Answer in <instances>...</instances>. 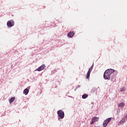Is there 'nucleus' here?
<instances>
[{"mask_svg": "<svg viewBox=\"0 0 127 127\" xmlns=\"http://www.w3.org/2000/svg\"><path fill=\"white\" fill-rule=\"evenodd\" d=\"M115 72V70L113 69H108L106 70L104 73L103 77L105 80H110L111 79V75Z\"/></svg>", "mask_w": 127, "mask_h": 127, "instance_id": "f257e3e1", "label": "nucleus"}, {"mask_svg": "<svg viewBox=\"0 0 127 127\" xmlns=\"http://www.w3.org/2000/svg\"><path fill=\"white\" fill-rule=\"evenodd\" d=\"M57 114L58 115V120H60V119H64V117L65 116V114H64V112L62 110H59L57 112Z\"/></svg>", "mask_w": 127, "mask_h": 127, "instance_id": "f03ea898", "label": "nucleus"}, {"mask_svg": "<svg viewBox=\"0 0 127 127\" xmlns=\"http://www.w3.org/2000/svg\"><path fill=\"white\" fill-rule=\"evenodd\" d=\"M100 118L94 117L92 118L91 121L90 122V125H94L96 122H99Z\"/></svg>", "mask_w": 127, "mask_h": 127, "instance_id": "7ed1b4c3", "label": "nucleus"}, {"mask_svg": "<svg viewBox=\"0 0 127 127\" xmlns=\"http://www.w3.org/2000/svg\"><path fill=\"white\" fill-rule=\"evenodd\" d=\"M111 121H112V118H108L106 120H105L103 122V127H106L107 126H108V124H109V123H110V122H111Z\"/></svg>", "mask_w": 127, "mask_h": 127, "instance_id": "20e7f679", "label": "nucleus"}, {"mask_svg": "<svg viewBox=\"0 0 127 127\" xmlns=\"http://www.w3.org/2000/svg\"><path fill=\"white\" fill-rule=\"evenodd\" d=\"M14 25V21L12 20H10L7 21V26L8 27H12Z\"/></svg>", "mask_w": 127, "mask_h": 127, "instance_id": "39448f33", "label": "nucleus"}, {"mask_svg": "<svg viewBox=\"0 0 127 127\" xmlns=\"http://www.w3.org/2000/svg\"><path fill=\"white\" fill-rule=\"evenodd\" d=\"M93 65H92L91 67L89 69L86 74V79H89V78H90V74H91V72H92V70H93Z\"/></svg>", "mask_w": 127, "mask_h": 127, "instance_id": "423d86ee", "label": "nucleus"}, {"mask_svg": "<svg viewBox=\"0 0 127 127\" xmlns=\"http://www.w3.org/2000/svg\"><path fill=\"white\" fill-rule=\"evenodd\" d=\"M127 114H126L125 115V117H124V118L120 121L119 124L122 125V124H124V123H125V122H127Z\"/></svg>", "mask_w": 127, "mask_h": 127, "instance_id": "0eeeda50", "label": "nucleus"}, {"mask_svg": "<svg viewBox=\"0 0 127 127\" xmlns=\"http://www.w3.org/2000/svg\"><path fill=\"white\" fill-rule=\"evenodd\" d=\"M45 68V65L43 64L41 66H40L38 69L37 71L40 72V71H42V70H44V68Z\"/></svg>", "mask_w": 127, "mask_h": 127, "instance_id": "6e6552de", "label": "nucleus"}, {"mask_svg": "<svg viewBox=\"0 0 127 127\" xmlns=\"http://www.w3.org/2000/svg\"><path fill=\"white\" fill-rule=\"evenodd\" d=\"M67 36L71 38L72 36H74V32H69L67 34Z\"/></svg>", "mask_w": 127, "mask_h": 127, "instance_id": "1a4fd4ad", "label": "nucleus"}, {"mask_svg": "<svg viewBox=\"0 0 127 127\" xmlns=\"http://www.w3.org/2000/svg\"><path fill=\"white\" fill-rule=\"evenodd\" d=\"M29 92V90H28V89L27 88H26L23 91V94L26 95H27V94H28Z\"/></svg>", "mask_w": 127, "mask_h": 127, "instance_id": "9d476101", "label": "nucleus"}, {"mask_svg": "<svg viewBox=\"0 0 127 127\" xmlns=\"http://www.w3.org/2000/svg\"><path fill=\"white\" fill-rule=\"evenodd\" d=\"M14 100H15V97H11V99L9 100L10 104H11V103H12Z\"/></svg>", "mask_w": 127, "mask_h": 127, "instance_id": "9b49d317", "label": "nucleus"}, {"mask_svg": "<svg viewBox=\"0 0 127 127\" xmlns=\"http://www.w3.org/2000/svg\"><path fill=\"white\" fill-rule=\"evenodd\" d=\"M82 99H87L88 98V94H83L82 96Z\"/></svg>", "mask_w": 127, "mask_h": 127, "instance_id": "f8f14e48", "label": "nucleus"}, {"mask_svg": "<svg viewBox=\"0 0 127 127\" xmlns=\"http://www.w3.org/2000/svg\"><path fill=\"white\" fill-rule=\"evenodd\" d=\"M124 106H125V104L123 102L120 103L119 105V108H123V107H124Z\"/></svg>", "mask_w": 127, "mask_h": 127, "instance_id": "ddd939ff", "label": "nucleus"}]
</instances>
